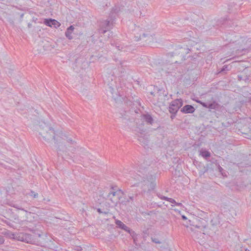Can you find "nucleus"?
Listing matches in <instances>:
<instances>
[{
  "label": "nucleus",
  "mask_w": 251,
  "mask_h": 251,
  "mask_svg": "<svg viewBox=\"0 0 251 251\" xmlns=\"http://www.w3.org/2000/svg\"><path fill=\"white\" fill-rule=\"evenodd\" d=\"M182 218L183 219V220H186L187 219V218L186 216H185L184 215H182Z\"/></svg>",
  "instance_id": "29"
},
{
  "label": "nucleus",
  "mask_w": 251,
  "mask_h": 251,
  "mask_svg": "<svg viewBox=\"0 0 251 251\" xmlns=\"http://www.w3.org/2000/svg\"><path fill=\"white\" fill-rule=\"evenodd\" d=\"M198 103H200L201 105V102H202V101H201V100H197L196 101Z\"/></svg>",
  "instance_id": "30"
},
{
  "label": "nucleus",
  "mask_w": 251,
  "mask_h": 251,
  "mask_svg": "<svg viewBox=\"0 0 251 251\" xmlns=\"http://www.w3.org/2000/svg\"><path fill=\"white\" fill-rule=\"evenodd\" d=\"M229 69H228V66L227 65L224 66L223 68L220 71V72H223L225 71H228Z\"/></svg>",
  "instance_id": "23"
},
{
  "label": "nucleus",
  "mask_w": 251,
  "mask_h": 251,
  "mask_svg": "<svg viewBox=\"0 0 251 251\" xmlns=\"http://www.w3.org/2000/svg\"><path fill=\"white\" fill-rule=\"evenodd\" d=\"M245 50V48H244V49H242V50Z\"/></svg>",
  "instance_id": "33"
},
{
  "label": "nucleus",
  "mask_w": 251,
  "mask_h": 251,
  "mask_svg": "<svg viewBox=\"0 0 251 251\" xmlns=\"http://www.w3.org/2000/svg\"><path fill=\"white\" fill-rule=\"evenodd\" d=\"M74 27L73 25L70 26L68 28H67L66 31H65V34L66 37L68 38L69 40H71L73 39V36L72 34L74 30Z\"/></svg>",
  "instance_id": "14"
},
{
  "label": "nucleus",
  "mask_w": 251,
  "mask_h": 251,
  "mask_svg": "<svg viewBox=\"0 0 251 251\" xmlns=\"http://www.w3.org/2000/svg\"><path fill=\"white\" fill-rule=\"evenodd\" d=\"M115 223L116 225L119 227L120 228H121L125 231L130 233V228L127 227L125 224H124L123 222H122L120 220H116Z\"/></svg>",
  "instance_id": "12"
},
{
  "label": "nucleus",
  "mask_w": 251,
  "mask_h": 251,
  "mask_svg": "<svg viewBox=\"0 0 251 251\" xmlns=\"http://www.w3.org/2000/svg\"><path fill=\"white\" fill-rule=\"evenodd\" d=\"M119 197V193L117 192H112L108 195V199L114 204H116L118 202Z\"/></svg>",
  "instance_id": "11"
},
{
  "label": "nucleus",
  "mask_w": 251,
  "mask_h": 251,
  "mask_svg": "<svg viewBox=\"0 0 251 251\" xmlns=\"http://www.w3.org/2000/svg\"><path fill=\"white\" fill-rule=\"evenodd\" d=\"M37 131L43 139L48 143H52L53 141V146L56 142V138L58 137L59 134H56L54 129L50 126L45 123H41L37 128Z\"/></svg>",
  "instance_id": "2"
},
{
  "label": "nucleus",
  "mask_w": 251,
  "mask_h": 251,
  "mask_svg": "<svg viewBox=\"0 0 251 251\" xmlns=\"http://www.w3.org/2000/svg\"><path fill=\"white\" fill-rule=\"evenodd\" d=\"M160 199L162 200H165L169 201V199H170V198H168L167 197L165 196H161L160 197Z\"/></svg>",
  "instance_id": "25"
},
{
  "label": "nucleus",
  "mask_w": 251,
  "mask_h": 251,
  "mask_svg": "<svg viewBox=\"0 0 251 251\" xmlns=\"http://www.w3.org/2000/svg\"><path fill=\"white\" fill-rule=\"evenodd\" d=\"M197 228L198 227L195 226L190 227V229L193 232L192 236L195 239L197 240L200 244H202L204 243V240L203 239L204 238L205 234L197 230Z\"/></svg>",
  "instance_id": "7"
},
{
  "label": "nucleus",
  "mask_w": 251,
  "mask_h": 251,
  "mask_svg": "<svg viewBox=\"0 0 251 251\" xmlns=\"http://www.w3.org/2000/svg\"><path fill=\"white\" fill-rule=\"evenodd\" d=\"M133 199H134V196H129V198H128V200H127V201H133Z\"/></svg>",
  "instance_id": "27"
},
{
  "label": "nucleus",
  "mask_w": 251,
  "mask_h": 251,
  "mask_svg": "<svg viewBox=\"0 0 251 251\" xmlns=\"http://www.w3.org/2000/svg\"><path fill=\"white\" fill-rule=\"evenodd\" d=\"M249 251V250H246V251Z\"/></svg>",
  "instance_id": "35"
},
{
  "label": "nucleus",
  "mask_w": 251,
  "mask_h": 251,
  "mask_svg": "<svg viewBox=\"0 0 251 251\" xmlns=\"http://www.w3.org/2000/svg\"><path fill=\"white\" fill-rule=\"evenodd\" d=\"M98 212H100H100H101V211H100V209H98Z\"/></svg>",
  "instance_id": "32"
},
{
  "label": "nucleus",
  "mask_w": 251,
  "mask_h": 251,
  "mask_svg": "<svg viewBox=\"0 0 251 251\" xmlns=\"http://www.w3.org/2000/svg\"><path fill=\"white\" fill-rule=\"evenodd\" d=\"M201 105L205 107V108H208V103H205V102H201Z\"/></svg>",
  "instance_id": "26"
},
{
  "label": "nucleus",
  "mask_w": 251,
  "mask_h": 251,
  "mask_svg": "<svg viewBox=\"0 0 251 251\" xmlns=\"http://www.w3.org/2000/svg\"><path fill=\"white\" fill-rule=\"evenodd\" d=\"M142 187H145L144 188V192L151 191L152 190L155 186V176L151 175L148 177L141 183Z\"/></svg>",
  "instance_id": "4"
},
{
  "label": "nucleus",
  "mask_w": 251,
  "mask_h": 251,
  "mask_svg": "<svg viewBox=\"0 0 251 251\" xmlns=\"http://www.w3.org/2000/svg\"><path fill=\"white\" fill-rule=\"evenodd\" d=\"M151 240L153 242L156 243V244H160L161 242L157 238H151Z\"/></svg>",
  "instance_id": "21"
},
{
  "label": "nucleus",
  "mask_w": 251,
  "mask_h": 251,
  "mask_svg": "<svg viewBox=\"0 0 251 251\" xmlns=\"http://www.w3.org/2000/svg\"><path fill=\"white\" fill-rule=\"evenodd\" d=\"M200 155H201L203 158L206 159L208 157H209L210 156V153L209 151H206V150H201L199 151Z\"/></svg>",
  "instance_id": "16"
},
{
  "label": "nucleus",
  "mask_w": 251,
  "mask_h": 251,
  "mask_svg": "<svg viewBox=\"0 0 251 251\" xmlns=\"http://www.w3.org/2000/svg\"><path fill=\"white\" fill-rule=\"evenodd\" d=\"M138 139L141 143L145 147L148 145L149 136L147 135L143 130L139 129L137 131Z\"/></svg>",
  "instance_id": "8"
},
{
  "label": "nucleus",
  "mask_w": 251,
  "mask_h": 251,
  "mask_svg": "<svg viewBox=\"0 0 251 251\" xmlns=\"http://www.w3.org/2000/svg\"><path fill=\"white\" fill-rule=\"evenodd\" d=\"M218 104L215 101L208 104V108L210 109H216L218 108Z\"/></svg>",
  "instance_id": "18"
},
{
  "label": "nucleus",
  "mask_w": 251,
  "mask_h": 251,
  "mask_svg": "<svg viewBox=\"0 0 251 251\" xmlns=\"http://www.w3.org/2000/svg\"><path fill=\"white\" fill-rule=\"evenodd\" d=\"M4 242V239L2 236L0 235V244H2Z\"/></svg>",
  "instance_id": "24"
},
{
  "label": "nucleus",
  "mask_w": 251,
  "mask_h": 251,
  "mask_svg": "<svg viewBox=\"0 0 251 251\" xmlns=\"http://www.w3.org/2000/svg\"><path fill=\"white\" fill-rule=\"evenodd\" d=\"M175 211H177V212H180V210H178V209H174Z\"/></svg>",
  "instance_id": "31"
},
{
  "label": "nucleus",
  "mask_w": 251,
  "mask_h": 251,
  "mask_svg": "<svg viewBox=\"0 0 251 251\" xmlns=\"http://www.w3.org/2000/svg\"><path fill=\"white\" fill-rule=\"evenodd\" d=\"M135 40L137 41L143 40L145 41H151L152 39V33L150 25H141L136 26L133 30Z\"/></svg>",
  "instance_id": "3"
},
{
  "label": "nucleus",
  "mask_w": 251,
  "mask_h": 251,
  "mask_svg": "<svg viewBox=\"0 0 251 251\" xmlns=\"http://www.w3.org/2000/svg\"><path fill=\"white\" fill-rule=\"evenodd\" d=\"M30 196L33 197V198H36L38 195L37 193H35L34 191H31Z\"/></svg>",
  "instance_id": "20"
},
{
  "label": "nucleus",
  "mask_w": 251,
  "mask_h": 251,
  "mask_svg": "<svg viewBox=\"0 0 251 251\" xmlns=\"http://www.w3.org/2000/svg\"><path fill=\"white\" fill-rule=\"evenodd\" d=\"M44 24L49 26H54L55 28L58 27L60 25V24L56 20L54 19H45Z\"/></svg>",
  "instance_id": "10"
},
{
  "label": "nucleus",
  "mask_w": 251,
  "mask_h": 251,
  "mask_svg": "<svg viewBox=\"0 0 251 251\" xmlns=\"http://www.w3.org/2000/svg\"><path fill=\"white\" fill-rule=\"evenodd\" d=\"M56 142L54 147L58 154L70 155V153H74L77 150L78 154L82 158H84L89 155L88 152L82 148L77 146L76 140L75 138L67 133L59 134L58 137L56 138Z\"/></svg>",
  "instance_id": "1"
},
{
  "label": "nucleus",
  "mask_w": 251,
  "mask_h": 251,
  "mask_svg": "<svg viewBox=\"0 0 251 251\" xmlns=\"http://www.w3.org/2000/svg\"><path fill=\"white\" fill-rule=\"evenodd\" d=\"M175 205L180 206V207H183L182 205V204L180 202H176Z\"/></svg>",
  "instance_id": "28"
},
{
  "label": "nucleus",
  "mask_w": 251,
  "mask_h": 251,
  "mask_svg": "<svg viewBox=\"0 0 251 251\" xmlns=\"http://www.w3.org/2000/svg\"><path fill=\"white\" fill-rule=\"evenodd\" d=\"M219 169H220V170L222 169V167H220V168H219Z\"/></svg>",
  "instance_id": "34"
},
{
  "label": "nucleus",
  "mask_w": 251,
  "mask_h": 251,
  "mask_svg": "<svg viewBox=\"0 0 251 251\" xmlns=\"http://www.w3.org/2000/svg\"><path fill=\"white\" fill-rule=\"evenodd\" d=\"M3 234L5 236H7V237H8L9 238H11V239H18V237L16 236L15 234L13 233V232H11V231L6 230V231L3 232Z\"/></svg>",
  "instance_id": "17"
},
{
  "label": "nucleus",
  "mask_w": 251,
  "mask_h": 251,
  "mask_svg": "<svg viewBox=\"0 0 251 251\" xmlns=\"http://www.w3.org/2000/svg\"><path fill=\"white\" fill-rule=\"evenodd\" d=\"M18 240L23 242H25L27 243L32 244H36V241L32 237L31 235L29 234H21L18 237Z\"/></svg>",
  "instance_id": "9"
},
{
  "label": "nucleus",
  "mask_w": 251,
  "mask_h": 251,
  "mask_svg": "<svg viewBox=\"0 0 251 251\" xmlns=\"http://www.w3.org/2000/svg\"><path fill=\"white\" fill-rule=\"evenodd\" d=\"M112 20H106L100 22L99 31L100 33L104 34L113 27Z\"/></svg>",
  "instance_id": "6"
},
{
  "label": "nucleus",
  "mask_w": 251,
  "mask_h": 251,
  "mask_svg": "<svg viewBox=\"0 0 251 251\" xmlns=\"http://www.w3.org/2000/svg\"><path fill=\"white\" fill-rule=\"evenodd\" d=\"M181 111L184 113H193L195 108L192 105H186L181 109Z\"/></svg>",
  "instance_id": "13"
},
{
  "label": "nucleus",
  "mask_w": 251,
  "mask_h": 251,
  "mask_svg": "<svg viewBox=\"0 0 251 251\" xmlns=\"http://www.w3.org/2000/svg\"><path fill=\"white\" fill-rule=\"evenodd\" d=\"M13 207L16 208L17 209L21 210H23V211H25L26 213V215L27 218H28V216L29 215H30L31 214H32V213L31 212H28V211L25 210L24 209L20 207L17 205H13Z\"/></svg>",
  "instance_id": "19"
},
{
  "label": "nucleus",
  "mask_w": 251,
  "mask_h": 251,
  "mask_svg": "<svg viewBox=\"0 0 251 251\" xmlns=\"http://www.w3.org/2000/svg\"><path fill=\"white\" fill-rule=\"evenodd\" d=\"M169 201L170 202H171V203L172 204H174V205H172V206H174L176 204V201H175V200L172 199V198H170V199H169Z\"/></svg>",
  "instance_id": "22"
},
{
  "label": "nucleus",
  "mask_w": 251,
  "mask_h": 251,
  "mask_svg": "<svg viewBox=\"0 0 251 251\" xmlns=\"http://www.w3.org/2000/svg\"><path fill=\"white\" fill-rule=\"evenodd\" d=\"M182 104L183 102L181 99H176L170 103L169 107V111L171 114L174 115V116H171L172 119H173L174 117H175L176 114L178 109L182 106Z\"/></svg>",
  "instance_id": "5"
},
{
  "label": "nucleus",
  "mask_w": 251,
  "mask_h": 251,
  "mask_svg": "<svg viewBox=\"0 0 251 251\" xmlns=\"http://www.w3.org/2000/svg\"><path fill=\"white\" fill-rule=\"evenodd\" d=\"M142 118L147 124L150 125H152L153 123V119L152 117L149 114L143 115Z\"/></svg>",
  "instance_id": "15"
}]
</instances>
